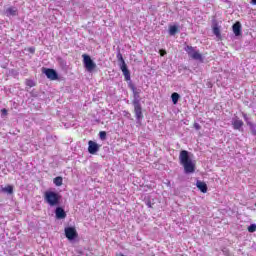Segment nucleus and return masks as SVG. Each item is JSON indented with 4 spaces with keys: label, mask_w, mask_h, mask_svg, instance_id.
Returning a JSON list of instances; mask_svg holds the SVG:
<instances>
[{
    "label": "nucleus",
    "mask_w": 256,
    "mask_h": 256,
    "mask_svg": "<svg viewBox=\"0 0 256 256\" xmlns=\"http://www.w3.org/2000/svg\"><path fill=\"white\" fill-rule=\"evenodd\" d=\"M180 165L184 167L185 173H193L196 169V164L189 156V151L182 150L179 154Z\"/></svg>",
    "instance_id": "obj_1"
},
{
    "label": "nucleus",
    "mask_w": 256,
    "mask_h": 256,
    "mask_svg": "<svg viewBox=\"0 0 256 256\" xmlns=\"http://www.w3.org/2000/svg\"><path fill=\"white\" fill-rule=\"evenodd\" d=\"M44 201L50 207H59L61 203V195L54 191H46L44 193Z\"/></svg>",
    "instance_id": "obj_2"
},
{
    "label": "nucleus",
    "mask_w": 256,
    "mask_h": 256,
    "mask_svg": "<svg viewBox=\"0 0 256 256\" xmlns=\"http://www.w3.org/2000/svg\"><path fill=\"white\" fill-rule=\"evenodd\" d=\"M116 57L117 60L121 62L120 69L125 77V81H131V72L127 68V63H125V59H123V54H121V52H118Z\"/></svg>",
    "instance_id": "obj_3"
},
{
    "label": "nucleus",
    "mask_w": 256,
    "mask_h": 256,
    "mask_svg": "<svg viewBox=\"0 0 256 256\" xmlns=\"http://www.w3.org/2000/svg\"><path fill=\"white\" fill-rule=\"evenodd\" d=\"M184 51L191 57V59H194L195 61H203V55L199 53V51H196V49L193 46L187 45L184 48Z\"/></svg>",
    "instance_id": "obj_4"
},
{
    "label": "nucleus",
    "mask_w": 256,
    "mask_h": 256,
    "mask_svg": "<svg viewBox=\"0 0 256 256\" xmlns=\"http://www.w3.org/2000/svg\"><path fill=\"white\" fill-rule=\"evenodd\" d=\"M64 233L68 241H73L79 237V233H77V229L75 227H66L64 229Z\"/></svg>",
    "instance_id": "obj_5"
},
{
    "label": "nucleus",
    "mask_w": 256,
    "mask_h": 256,
    "mask_svg": "<svg viewBox=\"0 0 256 256\" xmlns=\"http://www.w3.org/2000/svg\"><path fill=\"white\" fill-rule=\"evenodd\" d=\"M82 57H83L84 67H86L87 71L91 72L93 71V69L97 67V64H95V62L91 60V56L87 54H83Z\"/></svg>",
    "instance_id": "obj_6"
},
{
    "label": "nucleus",
    "mask_w": 256,
    "mask_h": 256,
    "mask_svg": "<svg viewBox=\"0 0 256 256\" xmlns=\"http://www.w3.org/2000/svg\"><path fill=\"white\" fill-rule=\"evenodd\" d=\"M43 73L50 81H57L59 79V74L53 68H43Z\"/></svg>",
    "instance_id": "obj_7"
},
{
    "label": "nucleus",
    "mask_w": 256,
    "mask_h": 256,
    "mask_svg": "<svg viewBox=\"0 0 256 256\" xmlns=\"http://www.w3.org/2000/svg\"><path fill=\"white\" fill-rule=\"evenodd\" d=\"M132 103L134 106L135 117L138 121H140V119H143V108L141 107V103L139 100H133Z\"/></svg>",
    "instance_id": "obj_8"
},
{
    "label": "nucleus",
    "mask_w": 256,
    "mask_h": 256,
    "mask_svg": "<svg viewBox=\"0 0 256 256\" xmlns=\"http://www.w3.org/2000/svg\"><path fill=\"white\" fill-rule=\"evenodd\" d=\"M97 151H99V144H97L93 140H90L88 142V152L90 153V155H95Z\"/></svg>",
    "instance_id": "obj_9"
},
{
    "label": "nucleus",
    "mask_w": 256,
    "mask_h": 256,
    "mask_svg": "<svg viewBox=\"0 0 256 256\" xmlns=\"http://www.w3.org/2000/svg\"><path fill=\"white\" fill-rule=\"evenodd\" d=\"M243 125V120L239 119V117L234 118L232 121V127L235 129V131H241Z\"/></svg>",
    "instance_id": "obj_10"
},
{
    "label": "nucleus",
    "mask_w": 256,
    "mask_h": 256,
    "mask_svg": "<svg viewBox=\"0 0 256 256\" xmlns=\"http://www.w3.org/2000/svg\"><path fill=\"white\" fill-rule=\"evenodd\" d=\"M56 219H65L67 217V212L62 207H57L55 210Z\"/></svg>",
    "instance_id": "obj_11"
},
{
    "label": "nucleus",
    "mask_w": 256,
    "mask_h": 256,
    "mask_svg": "<svg viewBox=\"0 0 256 256\" xmlns=\"http://www.w3.org/2000/svg\"><path fill=\"white\" fill-rule=\"evenodd\" d=\"M232 31L236 37L241 36V22H236L232 26Z\"/></svg>",
    "instance_id": "obj_12"
},
{
    "label": "nucleus",
    "mask_w": 256,
    "mask_h": 256,
    "mask_svg": "<svg viewBox=\"0 0 256 256\" xmlns=\"http://www.w3.org/2000/svg\"><path fill=\"white\" fill-rule=\"evenodd\" d=\"M196 187L199 189V191H201V193H207V183L201 181V180H198L196 182Z\"/></svg>",
    "instance_id": "obj_13"
},
{
    "label": "nucleus",
    "mask_w": 256,
    "mask_h": 256,
    "mask_svg": "<svg viewBox=\"0 0 256 256\" xmlns=\"http://www.w3.org/2000/svg\"><path fill=\"white\" fill-rule=\"evenodd\" d=\"M130 89L133 92L134 95V101H139V95L141 94V90L137 89V87H135V85L130 84Z\"/></svg>",
    "instance_id": "obj_14"
},
{
    "label": "nucleus",
    "mask_w": 256,
    "mask_h": 256,
    "mask_svg": "<svg viewBox=\"0 0 256 256\" xmlns=\"http://www.w3.org/2000/svg\"><path fill=\"white\" fill-rule=\"evenodd\" d=\"M7 17H15L17 15V8L15 7H9L6 10Z\"/></svg>",
    "instance_id": "obj_15"
},
{
    "label": "nucleus",
    "mask_w": 256,
    "mask_h": 256,
    "mask_svg": "<svg viewBox=\"0 0 256 256\" xmlns=\"http://www.w3.org/2000/svg\"><path fill=\"white\" fill-rule=\"evenodd\" d=\"M177 33H179V26H169V35H177Z\"/></svg>",
    "instance_id": "obj_16"
},
{
    "label": "nucleus",
    "mask_w": 256,
    "mask_h": 256,
    "mask_svg": "<svg viewBox=\"0 0 256 256\" xmlns=\"http://www.w3.org/2000/svg\"><path fill=\"white\" fill-rule=\"evenodd\" d=\"M180 97L181 96L179 95V93H177V92L172 93V95H171L172 103L174 105H177V103H179Z\"/></svg>",
    "instance_id": "obj_17"
},
{
    "label": "nucleus",
    "mask_w": 256,
    "mask_h": 256,
    "mask_svg": "<svg viewBox=\"0 0 256 256\" xmlns=\"http://www.w3.org/2000/svg\"><path fill=\"white\" fill-rule=\"evenodd\" d=\"M53 183L56 185V187H61V185H63V177L57 176L54 178Z\"/></svg>",
    "instance_id": "obj_18"
},
{
    "label": "nucleus",
    "mask_w": 256,
    "mask_h": 256,
    "mask_svg": "<svg viewBox=\"0 0 256 256\" xmlns=\"http://www.w3.org/2000/svg\"><path fill=\"white\" fill-rule=\"evenodd\" d=\"M3 193H8V195H13V185H7L2 188Z\"/></svg>",
    "instance_id": "obj_19"
},
{
    "label": "nucleus",
    "mask_w": 256,
    "mask_h": 256,
    "mask_svg": "<svg viewBox=\"0 0 256 256\" xmlns=\"http://www.w3.org/2000/svg\"><path fill=\"white\" fill-rule=\"evenodd\" d=\"M25 85H27V87H35L36 84L32 79H26Z\"/></svg>",
    "instance_id": "obj_20"
},
{
    "label": "nucleus",
    "mask_w": 256,
    "mask_h": 256,
    "mask_svg": "<svg viewBox=\"0 0 256 256\" xmlns=\"http://www.w3.org/2000/svg\"><path fill=\"white\" fill-rule=\"evenodd\" d=\"M99 137L102 141H105V139H107V132L105 131H100L99 132Z\"/></svg>",
    "instance_id": "obj_21"
},
{
    "label": "nucleus",
    "mask_w": 256,
    "mask_h": 256,
    "mask_svg": "<svg viewBox=\"0 0 256 256\" xmlns=\"http://www.w3.org/2000/svg\"><path fill=\"white\" fill-rule=\"evenodd\" d=\"M213 33L216 35V37H221V30H219V27H214Z\"/></svg>",
    "instance_id": "obj_22"
},
{
    "label": "nucleus",
    "mask_w": 256,
    "mask_h": 256,
    "mask_svg": "<svg viewBox=\"0 0 256 256\" xmlns=\"http://www.w3.org/2000/svg\"><path fill=\"white\" fill-rule=\"evenodd\" d=\"M247 125L252 130L253 135H256L255 125H253V123H251L249 121H247Z\"/></svg>",
    "instance_id": "obj_23"
},
{
    "label": "nucleus",
    "mask_w": 256,
    "mask_h": 256,
    "mask_svg": "<svg viewBox=\"0 0 256 256\" xmlns=\"http://www.w3.org/2000/svg\"><path fill=\"white\" fill-rule=\"evenodd\" d=\"M248 231H249V233H255V231H256V224H251L248 227Z\"/></svg>",
    "instance_id": "obj_24"
},
{
    "label": "nucleus",
    "mask_w": 256,
    "mask_h": 256,
    "mask_svg": "<svg viewBox=\"0 0 256 256\" xmlns=\"http://www.w3.org/2000/svg\"><path fill=\"white\" fill-rule=\"evenodd\" d=\"M193 126H194V129H196V131H200L201 125H200L199 123L195 122V123L193 124Z\"/></svg>",
    "instance_id": "obj_25"
},
{
    "label": "nucleus",
    "mask_w": 256,
    "mask_h": 256,
    "mask_svg": "<svg viewBox=\"0 0 256 256\" xmlns=\"http://www.w3.org/2000/svg\"><path fill=\"white\" fill-rule=\"evenodd\" d=\"M159 53L161 57H165V55H167V51L163 49L159 50Z\"/></svg>",
    "instance_id": "obj_26"
},
{
    "label": "nucleus",
    "mask_w": 256,
    "mask_h": 256,
    "mask_svg": "<svg viewBox=\"0 0 256 256\" xmlns=\"http://www.w3.org/2000/svg\"><path fill=\"white\" fill-rule=\"evenodd\" d=\"M28 51H29V53H35V48L30 47V48L28 49Z\"/></svg>",
    "instance_id": "obj_27"
},
{
    "label": "nucleus",
    "mask_w": 256,
    "mask_h": 256,
    "mask_svg": "<svg viewBox=\"0 0 256 256\" xmlns=\"http://www.w3.org/2000/svg\"><path fill=\"white\" fill-rule=\"evenodd\" d=\"M1 113H2V115H7V109L3 108V109L1 110Z\"/></svg>",
    "instance_id": "obj_28"
},
{
    "label": "nucleus",
    "mask_w": 256,
    "mask_h": 256,
    "mask_svg": "<svg viewBox=\"0 0 256 256\" xmlns=\"http://www.w3.org/2000/svg\"><path fill=\"white\" fill-rule=\"evenodd\" d=\"M243 118H244V121H248L249 120V118L247 117V114H243Z\"/></svg>",
    "instance_id": "obj_29"
},
{
    "label": "nucleus",
    "mask_w": 256,
    "mask_h": 256,
    "mask_svg": "<svg viewBox=\"0 0 256 256\" xmlns=\"http://www.w3.org/2000/svg\"><path fill=\"white\" fill-rule=\"evenodd\" d=\"M252 3H253L254 5H256V0H252Z\"/></svg>",
    "instance_id": "obj_30"
}]
</instances>
